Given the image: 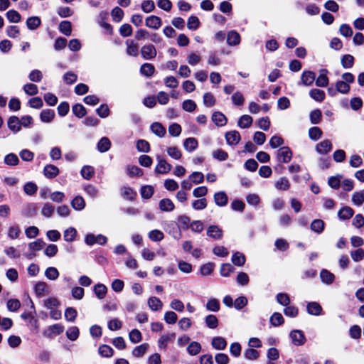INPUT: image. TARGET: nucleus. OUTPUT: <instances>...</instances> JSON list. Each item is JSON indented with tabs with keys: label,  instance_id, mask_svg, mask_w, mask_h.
Wrapping results in <instances>:
<instances>
[{
	"label": "nucleus",
	"instance_id": "obj_64",
	"mask_svg": "<svg viewBox=\"0 0 364 364\" xmlns=\"http://www.w3.org/2000/svg\"><path fill=\"white\" fill-rule=\"evenodd\" d=\"M275 187L282 191H287L290 187V183L286 178H281L275 183Z\"/></svg>",
	"mask_w": 364,
	"mask_h": 364
},
{
	"label": "nucleus",
	"instance_id": "obj_7",
	"mask_svg": "<svg viewBox=\"0 0 364 364\" xmlns=\"http://www.w3.org/2000/svg\"><path fill=\"white\" fill-rule=\"evenodd\" d=\"M240 43V35L235 30L230 31L227 35V43L230 46H235Z\"/></svg>",
	"mask_w": 364,
	"mask_h": 364
},
{
	"label": "nucleus",
	"instance_id": "obj_14",
	"mask_svg": "<svg viewBox=\"0 0 364 364\" xmlns=\"http://www.w3.org/2000/svg\"><path fill=\"white\" fill-rule=\"evenodd\" d=\"M307 312L314 316H318L321 314L322 308L321 305L317 302H309L306 306Z\"/></svg>",
	"mask_w": 364,
	"mask_h": 364
},
{
	"label": "nucleus",
	"instance_id": "obj_52",
	"mask_svg": "<svg viewBox=\"0 0 364 364\" xmlns=\"http://www.w3.org/2000/svg\"><path fill=\"white\" fill-rule=\"evenodd\" d=\"M94 168L90 166H85L81 170L82 176L87 180L90 179L94 176Z\"/></svg>",
	"mask_w": 364,
	"mask_h": 364
},
{
	"label": "nucleus",
	"instance_id": "obj_37",
	"mask_svg": "<svg viewBox=\"0 0 364 364\" xmlns=\"http://www.w3.org/2000/svg\"><path fill=\"white\" fill-rule=\"evenodd\" d=\"M107 287L102 284H96L94 287V291L98 299H102L105 297L107 294Z\"/></svg>",
	"mask_w": 364,
	"mask_h": 364
},
{
	"label": "nucleus",
	"instance_id": "obj_13",
	"mask_svg": "<svg viewBox=\"0 0 364 364\" xmlns=\"http://www.w3.org/2000/svg\"><path fill=\"white\" fill-rule=\"evenodd\" d=\"M316 79V75L313 71H304L301 75V82L306 86H309L313 84Z\"/></svg>",
	"mask_w": 364,
	"mask_h": 364
},
{
	"label": "nucleus",
	"instance_id": "obj_62",
	"mask_svg": "<svg viewBox=\"0 0 364 364\" xmlns=\"http://www.w3.org/2000/svg\"><path fill=\"white\" fill-rule=\"evenodd\" d=\"M322 135V131L319 127H314L309 129V136L312 140H318Z\"/></svg>",
	"mask_w": 364,
	"mask_h": 364
},
{
	"label": "nucleus",
	"instance_id": "obj_25",
	"mask_svg": "<svg viewBox=\"0 0 364 364\" xmlns=\"http://www.w3.org/2000/svg\"><path fill=\"white\" fill-rule=\"evenodd\" d=\"M175 338V333H171L162 335L159 339L158 343L160 348H166L169 341Z\"/></svg>",
	"mask_w": 364,
	"mask_h": 364
},
{
	"label": "nucleus",
	"instance_id": "obj_48",
	"mask_svg": "<svg viewBox=\"0 0 364 364\" xmlns=\"http://www.w3.org/2000/svg\"><path fill=\"white\" fill-rule=\"evenodd\" d=\"M111 16L115 22H120L124 17V11L119 7L116 6L112 10Z\"/></svg>",
	"mask_w": 364,
	"mask_h": 364
},
{
	"label": "nucleus",
	"instance_id": "obj_19",
	"mask_svg": "<svg viewBox=\"0 0 364 364\" xmlns=\"http://www.w3.org/2000/svg\"><path fill=\"white\" fill-rule=\"evenodd\" d=\"M148 305L152 311H156L162 309L163 303L159 298L152 296L148 299Z\"/></svg>",
	"mask_w": 364,
	"mask_h": 364
},
{
	"label": "nucleus",
	"instance_id": "obj_49",
	"mask_svg": "<svg viewBox=\"0 0 364 364\" xmlns=\"http://www.w3.org/2000/svg\"><path fill=\"white\" fill-rule=\"evenodd\" d=\"M183 146L188 151H192L198 146V141L193 137L188 138L185 140Z\"/></svg>",
	"mask_w": 364,
	"mask_h": 364
},
{
	"label": "nucleus",
	"instance_id": "obj_36",
	"mask_svg": "<svg viewBox=\"0 0 364 364\" xmlns=\"http://www.w3.org/2000/svg\"><path fill=\"white\" fill-rule=\"evenodd\" d=\"M55 117V112L52 109H44L41 112L40 118L43 122H51Z\"/></svg>",
	"mask_w": 364,
	"mask_h": 364
},
{
	"label": "nucleus",
	"instance_id": "obj_53",
	"mask_svg": "<svg viewBox=\"0 0 364 364\" xmlns=\"http://www.w3.org/2000/svg\"><path fill=\"white\" fill-rule=\"evenodd\" d=\"M79 328L77 326L70 327L66 331V336L70 341H75L79 336Z\"/></svg>",
	"mask_w": 364,
	"mask_h": 364
},
{
	"label": "nucleus",
	"instance_id": "obj_33",
	"mask_svg": "<svg viewBox=\"0 0 364 364\" xmlns=\"http://www.w3.org/2000/svg\"><path fill=\"white\" fill-rule=\"evenodd\" d=\"M34 290L37 296L42 297L48 291L47 284L43 282H39L35 285Z\"/></svg>",
	"mask_w": 364,
	"mask_h": 364
},
{
	"label": "nucleus",
	"instance_id": "obj_4",
	"mask_svg": "<svg viewBox=\"0 0 364 364\" xmlns=\"http://www.w3.org/2000/svg\"><path fill=\"white\" fill-rule=\"evenodd\" d=\"M289 336L291 339V342L295 346H301L305 341V336L301 331L299 330H293L290 332Z\"/></svg>",
	"mask_w": 364,
	"mask_h": 364
},
{
	"label": "nucleus",
	"instance_id": "obj_15",
	"mask_svg": "<svg viewBox=\"0 0 364 364\" xmlns=\"http://www.w3.org/2000/svg\"><path fill=\"white\" fill-rule=\"evenodd\" d=\"M212 120L218 127H222L226 124L227 118L220 112H215L212 115Z\"/></svg>",
	"mask_w": 364,
	"mask_h": 364
},
{
	"label": "nucleus",
	"instance_id": "obj_32",
	"mask_svg": "<svg viewBox=\"0 0 364 364\" xmlns=\"http://www.w3.org/2000/svg\"><path fill=\"white\" fill-rule=\"evenodd\" d=\"M320 277L322 282L327 284H331L335 279L334 274L326 269H322L321 271Z\"/></svg>",
	"mask_w": 364,
	"mask_h": 364
},
{
	"label": "nucleus",
	"instance_id": "obj_22",
	"mask_svg": "<svg viewBox=\"0 0 364 364\" xmlns=\"http://www.w3.org/2000/svg\"><path fill=\"white\" fill-rule=\"evenodd\" d=\"M120 192L121 196L125 200H133L136 196V193L130 187L123 186Z\"/></svg>",
	"mask_w": 364,
	"mask_h": 364
},
{
	"label": "nucleus",
	"instance_id": "obj_58",
	"mask_svg": "<svg viewBox=\"0 0 364 364\" xmlns=\"http://www.w3.org/2000/svg\"><path fill=\"white\" fill-rule=\"evenodd\" d=\"M73 112L76 117L82 118L86 114V109L81 104H76L73 107Z\"/></svg>",
	"mask_w": 364,
	"mask_h": 364
},
{
	"label": "nucleus",
	"instance_id": "obj_50",
	"mask_svg": "<svg viewBox=\"0 0 364 364\" xmlns=\"http://www.w3.org/2000/svg\"><path fill=\"white\" fill-rule=\"evenodd\" d=\"M99 353L105 358H109L113 355V349L107 345H102L98 349Z\"/></svg>",
	"mask_w": 364,
	"mask_h": 364
},
{
	"label": "nucleus",
	"instance_id": "obj_9",
	"mask_svg": "<svg viewBox=\"0 0 364 364\" xmlns=\"http://www.w3.org/2000/svg\"><path fill=\"white\" fill-rule=\"evenodd\" d=\"M225 139L229 145L237 144L240 140V134L237 131H230L225 134Z\"/></svg>",
	"mask_w": 364,
	"mask_h": 364
},
{
	"label": "nucleus",
	"instance_id": "obj_21",
	"mask_svg": "<svg viewBox=\"0 0 364 364\" xmlns=\"http://www.w3.org/2000/svg\"><path fill=\"white\" fill-rule=\"evenodd\" d=\"M127 46V54L131 56H137L139 53L138 45L132 40H127L126 41Z\"/></svg>",
	"mask_w": 364,
	"mask_h": 364
},
{
	"label": "nucleus",
	"instance_id": "obj_35",
	"mask_svg": "<svg viewBox=\"0 0 364 364\" xmlns=\"http://www.w3.org/2000/svg\"><path fill=\"white\" fill-rule=\"evenodd\" d=\"M71 205L76 210H82L85 206V202L82 197L76 196L72 200Z\"/></svg>",
	"mask_w": 364,
	"mask_h": 364
},
{
	"label": "nucleus",
	"instance_id": "obj_56",
	"mask_svg": "<svg viewBox=\"0 0 364 364\" xmlns=\"http://www.w3.org/2000/svg\"><path fill=\"white\" fill-rule=\"evenodd\" d=\"M206 309L210 311L217 312L220 310V302L216 299H210L206 304Z\"/></svg>",
	"mask_w": 364,
	"mask_h": 364
},
{
	"label": "nucleus",
	"instance_id": "obj_61",
	"mask_svg": "<svg viewBox=\"0 0 364 364\" xmlns=\"http://www.w3.org/2000/svg\"><path fill=\"white\" fill-rule=\"evenodd\" d=\"M154 193V188L151 186H144L141 188V196L144 199L150 198Z\"/></svg>",
	"mask_w": 364,
	"mask_h": 364
},
{
	"label": "nucleus",
	"instance_id": "obj_47",
	"mask_svg": "<svg viewBox=\"0 0 364 364\" xmlns=\"http://www.w3.org/2000/svg\"><path fill=\"white\" fill-rule=\"evenodd\" d=\"M206 326L212 329L216 328L218 326V320L215 315L210 314L205 319Z\"/></svg>",
	"mask_w": 364,
	"mask_h": 364
},
{
	"label": "nucleus",
	"instance_id": "obj_59",
	"mask_svg": "<svg viewBox=\"0 0 364 364\" xmlns=\"http://www.w3.org/2000/svg\"><path fill=\"white\" fill-rule=\"evenodd\" d=\"M322 117L321 111L318 109H314L310 113V121L311 124H318Z\"/></svg>",
	"mask_w": 364,
	"mask_h": 364
},
{
	"label": "nucleus",
	"instance_id": "obj_31",
	"mask_svg": "<svg viewBox=\"0 0 364 364\" xmlns=\"http://www.w3.org/2000/svg\"><path fill=\"white\" fill-rule=\"evenodd\" d=\"M151 129L154 134L159 137H163L166 134V129L159 122H154L151 125Z\"/></svg>",
	"mask_w": 364,
	"mask_h": 364
},
{
	"label": "nucleus",
	"instance_id": "obj_12",
	"mask_svg": "<svg viewBox=\"0 0 364 364\" xmlns=\"http://www.w3.org/2000/svg\"><path fill=\"white\" fill-rule=\"evenodd\" d=\"M159 208L161 211L171 212L175 208L173 203L169 198H164L159 203Z\"/></svg>",
	"mask_w": 364,
	"mask_h": 364
},
{
	"label": "nucleus",
	"instance_id": "obj_57",
	"mask_svg": "<svg viewBox=\"0 0 364 364\" xmlns=\"http://www.w3.org/2000/svg\"><path fill=\"white\" fill-rule=\"evenodd\" d=\"M342 176L337 175L336 176H331L328 178V183L333 189H338L341 186V180Z\"/></svg>",
	"mask_w": 364,
	"mask_h": 364
},
{
	"label": "nucleus",
	"instance_id": "obj_26",
	"mask_svg": "<svg viewBox=\"0 0 364 364\" xmlns=\"http://www.w3.org/2000/svg\"><path fill=\"white\" fill-rule=\"evenodd\" d=\"M310 97L316 102H321L325 100L324 91L319 89H312L309 92Z\"/></svg>",
	"mask_w": 364,
	"mask_h": 364
},
{
	"label": "nucleus",
	"instance_id": "obj_3",
	"mask_svg": "<svg viewBox=\"0 0 364 364\" xmlns=\"http://www.w3.org/2000/svg\"><path fill=\"white\" fill-rule=\"evenodd\" d=\"M156 54V49L152 44L145 45L141 48V55L144 60L154 59Z\"/></svg>",
	"mask_w": 364,
	"mask_h": 364
},
{
	"label": "nucleus",
	"instance_id": "obj_38",
	"mask_svg": "<svg viewBox=\"0 0 364 364\" xmlns=\"http://www.w3.org/2000/svg\"><path fill=\"white\" fill-rule=\"evenodd\" d=\"M171 169V165L167 163V161H159L156 167V172L158 173H166Z\"/></svg>",
	"mask_w": 364,
	"mask_h": 364
},
{
	"label": "nucleus",
	"instance_id": "obj_18",
	"mask_svg": "<svg viewBox=\"0 0 364 364\" xmlns=\"http://www.w3.org/2000/svg\"><path fill=\"white\" fill-rule=\"evenodd\" d=\"M213 348L216 350H224L227 346L225 339L220 336L214 337L211 342Z\"/></svg>",
	"mask_w": 364,
	"mask_h": 364
},
{
	"label": "nucleus",
	"instance_id": "obj_28",
	"mask_svg": "<svg viewBox=\"0 0 364 364\" xmlns=\"http://www.w3.org/2000/svg\"><path fill=\"white\" fill-rule=\"evenodd\" d=\"M140 72L143 75L151 77L155 72V68L152 64L146 63L141 66Z\"/></svg>",
	"mask_w": 364,
	"mask_h": 364
},
{
	"label": "nucleus",
	"instance_id": "obj_6",
	"mask_svg": "<svg viewBox=\"0 0 364 364\" xmlns=\"http://www.w3.org/2000/svg\"><path fill=\"white\" fill-rule=\"evenodd\" d=\"M162 21L160 17L156 16H148L145 20V25L146 26L153 28V29H158L161 26Z\"/></svg>",
	"mask_w": 364,
	"mask_h": 364
},
{
	"label": "nucleus",
	"instance_id": "obj_63",
	"mask_svg": "<svg viewBox=\"0 0 364 364\" xmlns=\"http://www.w3.org/2000/svg\"><path fill=\"white\" fill-rule=\"evenodd\" d=\"M244 356L247 360H256L259 358V353L254 348H250L245 350Z\"/></svg>",
	"mask_w": 364,
	"mask_h": 364
},
{
	"label": "nucleus",
	"instance_id": "obj_42",
	"mask_svg": "<svg viewBox=\"0 0 364 364\" xmlns=\"http://www.w3.org/2000/svg\"><path fill=\"white\" fill-rule=\"evenodd\" d=\"M232 262L235 265L241 267L245 262V257L243 254L237 252L233 254L232 257Z\"/></svg>",
	"mask_w": 364,
	"mask_h": 364
},
{
	"label": "nucleus",
	"instance_id": "obj_54",
	"mask_svg": "<svg viewBox=\"0 0 364 364\" xmlns=\"http://www.w3.org/2000/svg\"><path fill=\"white\" fill-rule=\"evenodd\" d=\"M129 338L132 343H137L142 339L141 333L138 329H133L129 333Z\"/></svg>",
	"mask_w": 364,
	"mask_h": 364
},
{
	"label": "nucleus",
	"instance_id": "obj_2",
	"mask_svg": "<svg viewBox=\"0 0 364 364\" xmlns=\"http://www.w3.org/2000/svg\"><path fill=\"white\" fill-rule=\"evenodd\" d=\"M107 241V237L103 235H94L92 233L87 234L85 237V242L87 245H93L95 244H98L100 245H105Z\"/></svg>",
	"mask_w": 364,
	"mask_h": 364
},
{
	"label": "nucleus",
	"instance_id": "obj_60",
	"mask_svg": "<svg viewBox=\"0 0 364 364\" xmlns=\"http://www.w3.org/2000/svg\"><path fill=\"white\" fill-rule=\"evenodd\" d=\"M110 147V141L108 138L103 137L102 138L97 144V148L100 151L105 152L107 151Z\"/></svg>",
	"mask_w": 364,
	"mask_h": 364
},
{
	"label": "nucleus",
	"instance_id": "obj_43",
	"mask_svg": "<svg viewBox=\"0 0 364 364\" xmlns=\"http://www.w3.org/2000/svg\"><path fill=\"white\" fill-rule=\"evenodd\" d=\"M77 231L74 228H69L64 231L63 237L67 242H73L75 240Z\"/></svg>",
	"mask_w": 364,
	"mask_h": 364
},
{
	"label": "nucleus",
	"instance_id": "obj_40",
	"mask_svg": "<svg viewBox=\"0 0 364 364\" xmlns=\"http://www.w3.org/2000/svg\"><path fill=\"white\" fill-rule=\"evenodd\" d=\"M60 31L65 36H70L72 32L71 23L68 21H63L59 25Z\"/></svg>",
	"mask_w": 364,
	"mask_h": 364
},
{
	"label": "nucleus",
	"instance_id": "obj_8",
	"mask_svg": "<svg viewBox=\"0 0 364 364\" xmlns=\"http://www.w3.org/2000/svg\"><path fill=\"white\" fill-rule=\"evenodd\" d=\"M320 74L316 80V85L318 87H326L328 85V78L327 74L328 71L326 69H321Z\"/></svg>",
	"mask_w": 364,
	"mask_h": 364
},
{
	"label": "nucleus",
	"instance_id": "obj_1",
	"mask_svg": "<svg viewBox=\"0 0 364 364\" xmlns=\"http://www.w3.org/2000/svg\"><path fill=\"white\" fill-rule=\"evenodd\" d=\"M349 91L350 85L342 80L336 82L335 88L333 87H329L327 90L328 94L332 97L335 96L337 92L347 94Z\"/></svg>",
	"mask_w": 364,
	"mask_h": 364
},
{
	"label": "nucleus",
	"instance_id": "obj_55",
	"mask_svg": "<svg viewBox=\"0 0 364 364\" xmlns=\"http://www.w3.org/2000/svg\"><path fill=\"white\" fill-rule=\"evenodd\" d=\"M141 7L144 13H150L155 9V4L152 0H144L142 1Z\"/></svg>",
	"mask_w": 364,
	"mask_h": 364
},
{
	"label": "nucleus",
	"instance_id": "obj_44",
	"mask_svg": "<svg viewBox=\"0 0 364 364\" xmlns=\"http://www.w3.org/2000/svg\"><path fill=\"white\" fill-rule=\"evenodd\" d=\"M341 63L344 68H350L354 64V58L350 54L344 55L341 58Z\"/></svg>",
	"mask_w": 364,
	"mask_h": 364
},
{
	"label": "nucleus",
	"instance_id": "obj_29",
	"mask_svg": "<svg viewBox=\"0 0 364 364\" xmlns=\"http://www.w3.org/2000/svg\"><path fill=\"white\" fill-rule=\"evenodd\" d=\"M41 20L38 16H31L28 18L26 26L30 30H35L41 26Z\"/></svg>",
	"mask_w": 364,
	"mask_h": 364
},
{
	"label": "nucleus",
	"instance_id": "obj_16",
	"mask_svg": "<svg viewBox=\"0 0 364 364\" xmlns=\"http://www.w3.org/2000/svg\"><path fill=\"white\" fill-rule=\"evenodd\" d=\"M214 200L217 205L225 206L228 203V196L224 191H220L214 195Z\"/></svg>",
	"mask_w": 364,
	"mask_h": 364
},
{
	"label": "nucleus",
	"instance_id": "obj_27",
	"mask_svg": "<svg viewBox=\"0 0 364 364\" xmlns=\"http://www.w3.org/2000/svg\"><path fill=\"white\" fill-rule=\"evenodd\" d=\"M148 348V343H142L139 346H136L132 351L133 356L135 358L142 357L146 353Z\"/></svg>",
	"mask_w": 364,
	"mask_h": 364
},
{
	"label": "nucleus",
	"instance_id": "obj_45",
	"mask_svg": "<svg viewBox=\"0 0 364 364\" xmlns=\"http://www.w3.org/2000/svg\"><path fill=\"white\" fill-rule=\"evenodd\" d=\"M269 321L272 326H279L284 323V320L280 313L276 312L271 316Z\"/></svg>",
	"mask_w": 364,
	"mask_h": 364
},
{
	"label": "nucleus",
	"instance_id": "obj_10",
	"mask_svg": "<svg viewBox=\"0 0 364 364\" xmlns=\"http://www.w3.org/2000/svg\"><path fill=\"white\" fill-rule=\"evenodd\" d=\"M207 235L215 240H220L223 236V230L217 225H210L207 229Z\"/></svg>",
	"mask_w": 364,
	"mask_h": 364
},
{
	"label": "nucleus",
	"instance_id": "obj_11",
	"mask_svg": "<svg viewBox=\"0 0 364 364\" xmlns=\"http://www.w3.org/2000/svg\"><path fill=\"white\" fill-rule=\"evenodd\" d=\"M7 124L9 129L15 133L21 130L20 119L16 116L10 117L8 119Z\"/></svg>",
	"mask_w": 364,
	"mask_h": 364
},
{
	"label": "nucleus",
	"instance_id": "obj_20",
	"mask_svg": "<svg viewBox=\"0 0 364 364\" xmlns=\"http://www.w3.org/2000/svg\"><path fill=\"white\" fill-rule=\"evenodd\" d=\"M354 214L353 210L348 206L342 208L338 213V216L341 220L350 219Z\"/></svg>",
	"mask_w": 364,
	"mask_h": 364
},
{
	"label": "nucleus",
	"instance_id": "obj_23",
	"mask_svg": "<svg viewBox=\"0 0 364 364\" xmlns=\"http://www.w3.org/2000/svg\"><path fill=\"white\" fill-rule=\"evenodd\" d=\"M292 152L288 146H282L277 150L278 159H291Z\"/></svg>",
	"mask_w": 364,
	"mask_h": 364
},
{
	"label": "nucleus",
	"instance_id": "obj_34",
	"mask_svg": "<svg viewBox=\"0 0 364 364\" xmlns=\"http://www.w3.org/2000/svg\"><path fill=\"white\" fill-rule=\"evenodd\" d=\"M59 173L58 167L53 165H48L44 168V175L49 178L55 177Z\"/></svg>",
	"mask_w": 364,
	"mask_h": 364
},
{
	"label": "nucleus",
	"instance_id": "obj_41",
	"mask_svg": "<svg viewBox=\"0 0 364 364\" xmlns=\"http://www.w3.org/2000/svg\"><path fill=\"white\" fill-rule=\"evenodd\" d=\"M7 19L11 23H18L21 21V15L16 10L11 9L6 14Z\"/></svg>",
	"mask_w": 364,
	"mask_h": 364
},
{
	"label": "nucleus",
	"instance_id": "obj_24",
	"mask_svg": "<svg viewBox=\"0 0 364 364\" xmlns=\"http://www.w3.org/2000/svg\"><path fill=\"white\" fill-rule=\"evenodd\" d=\"M324 227V222L320 219H316L313 220L310 226L311 230L318 234H320L323 231Z\"/></svg>",
	"mask_w": 364,
	"mask_h": 364
},
{
	"label": "nucleus",
	"instance_id": "obj_5",
	"mask_svg": "<svg viewBox=\"0 0 364 364\" xmlns=\"http://www.w3.org/2000/svg\"><path fill=\"white\" fill-rule=\"evenodd\" d=\"M28 301L31 304V307H30V309L26 312H23L21 315V317L23 319V320H30V323H33L34 324H36L38 323V321L37 319L35 318V315H36V310H35V307H34V304L32 301V300L28 298Z\"/></svg>",
	"mask_w": 364,
	"mask_h": 364
},
{
	"label": "nucleus",
	"instance_id": "obj_17",
	"mask_svg": "<svg viewBox=\"0 0 364 364\" xmlns=\"http://www.w3.org/2000/svg\"><path fill=\"white\" fill-rule=\"evenodd\" d=\"M332 149L331 142L329 140H324L316 145V151L322 154H326Z\"/></svg>",
	"mask_w": 364,
	"mask_h": 364
},
{
	"label": "nucleus",
	"instance_id": "obj_30",
	"mask_svg": "<svg viewBox=\"0 0 364 364\" xmlns=\"http://www.w3.org/2000/svg\"><path fill=\"white\" fill-rule=\"evenodd\" d=\"M252 117L250 115H242L238 120L237 125L242 129L248 128L252 123Z\"/></svg>",
	"mask_w": 364,
	"mask_h": 364
},
{
	"label": "nucleus",
	"instance_id": "obj_39",
	"mask_svg": "<svg viewBox=\"0 0 364 364\" xmlns=\"http://www.w3.org/2000/svg\"><path fill=\"white\" fill-rule=\"evenodd\" d=\"M352 201L355 205H361L364 203V190L355 192L352 196Z\"/></svg>",
	"mask_w": 364,
	"mask_h": 364
},
{
	"label": "nucleus",
	"instance_id": "obj_51",
	"mask_svg": "<svg viewBox=\"0 0 364 364\" xmlns=\"http://www.w3.org/2000/svg\"><path fill=\"white\" fill-rule=\"evenodd\" d=\"M46 277L50 280H55L59 277V272L55 267H48L45 271Z\"/></svg>",
	"mask_w": 364,
	"mask_h": 364
},
{
	"label": "nucleus",
	"instance_id": "obj_46",
	"mask_svg": "<svg viewBox=\"0 0 364 364\" xmlns=\"http://www.w3.org/2000/svg\"><path fill=\"white\" fill-rule=\"evenodd\" d=\"M200 350H201L200 344L196 341L191 342L187 348L188 353L191 355H196L200 353Z\"/></svg>",
	"mask_w": 364,
	"mask_h": 364
}]
</instances>
